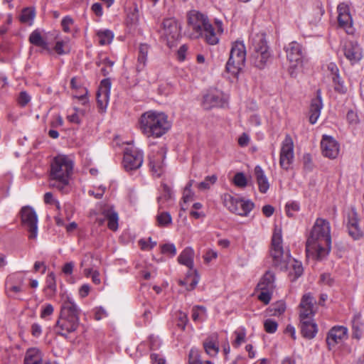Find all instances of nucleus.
I'll list each match as a JSON object with an SVG mask.
<instances>
[{
    "label": "nucleus",
    "instance_id": "obj_1",
    "mask_svg": "<svg viewBox=\"0 0 364 364\" xmlns=\"http://www.w3.org/2000/svg\"><path fill=\"white\" fill-rule=\"evenodd\" d=\"M331 227L328 220L316 219L306 241V252L322 259L331 250Z\"/></svg>",
    "mask_w": 364,
    "mask_h": 364
},
{
    "label": "nucleus",
    "instance_id": "obj_2",
    "mask_svg": "<svg viewBox=\"0 0 364 364\" xmlns=\"http://www.w3.org/2000/svg\"><path fill=\"white\" fill-rule=\"evenodd\" d=\"M62 300L55 331L57 334L67 338L68 335L75 331L79 326L80 309L69 296L63 294Z\"/></svg>",
    "mask_w": 364,
    "mask_h": 364
},
{
    "label": "nucleus",
    "instance_id": "obj_3",
    "mask_svg": "<svg viewBox=\"0 0 364 364\" xmlns=\"http://www.w3.org/2000/svg\"><path fill=\"white\" fill-rule=\"evenodd\" d=\"M140 129L148 137H161L171 127L168 116L164 112L148 111L139 119Z\"/></svg>",
    "mask_w": 364,
    "mask_h": 364
},
{
    "label": "nucleus",
    "instance_id": "obj_4",
    "mask_svg": "<svg viewBox=\"0 0 364 364\" xmlns=\"http://www.w3.org/2000/svg\"><path fill=\"white\" fill-rule=\"evenodd\" d=\"M73 170V161L65 155H58L50 164L49 186L63 191Z\"/></svg>",
    "mask_w": 364,
    "mask_h": 364
},
{
    "label": "nucleus",
    "instance_id": "obj_5",
    "mask_svg": "<svg viewBox=\"0 0 364 364\" xmlns=\"http://www.w3.org/2000/svg\"><path fill=\"white\" fill-rule=\"evenodd\" d=\"M188 23L199 36L204 34L208 43L215 45L218 43L219 38L215 32L214 28L203 14L196 11H191L188 15Z\"/></svg>",
    "mask_w": 364,
    "mask_h": 364
},
{
    "label": "nucleus",
    "instance_id": "obj_6",
    "mask_svg": "<svg viewBox=\"0 0 364 364\" xmlns=\"http://www.w3.org/2000/svg\"><path fill=\"white\" fill-rule=\"evenodd\" d=\"M251 65L258 69H263L271 57L269 47L263 34H257L252 38Z\"/></svg>",
    "mask_w": 364,
    "mask_h": 364
},
{
    "label": "nucleus",
    "instance_id": "obj_7",
    "mask_svg": "<svg viewBox=\"0 0 364 364\" xmlns=\"http://www.w3.org/2000/svg\"><path fill=\"white\" fill-rule=\"evenodd\" d=\"M282 244V230L276 228L272 237L270 252L273 264L281 270H284L287 269L290 261V255L289 252L284 253Z\"/></svg>",
    "mask_w": 364,
    "mask_h": 364
},
{
    "label": "nucleus",
    "instance_id": "obj_8",
    "mask_svg": "<svg viewBox=\"0 0 364 364\" xmlns=\"http://www.w3.org/2000/svg\"><path fill=\"white\" fill-rule=\"evenodd\" d=\"M246 50L242 41H235L232 46L230 58L226 63V71L237 77L245 63Z\"/></svg>",
    "mask_w": 364,
    "mask_h": 364
},
{
    "label": "nucleus",
    "instance_id": "obj_9",
    "mask_svg": "<svg viewBox=\"0 0 364 364\" xmlns=\"http://www.w3.org/2000/svg\"><path fill=\"white\" fill-rule=\"evenodd\" d=\"M223 198L225 206L230 211L241 216H247L255 206L250 200L237 199L228 193L224 194Z\"/></svg>",
    "mask_w": 364,
    "mask_h": 364
},
{
    "label": "nucleus",
    "instance_id": "obj_10",
    "mask_svg": "<svg viewBox=\"0 0 364 364\" xmlns=\"http://www.w3.org/2000/svg\"><path fill=\"white\" fill-rule=\"evenodd\" d=\"M22 224L27 228L28 238L34 240L38 235V216L35 210L28 205L23 206L20 210Z\"/></svg>",
    "mask_w": 364,
    "mask_h": 364
},
{
    "label": "nucleus",
    "instance_id": "obj_11",
    "mask_svg": "<svg viewBox=\"0 0 364 364\" xmlns=\"http://www.w3.org/2000/svg\"><path fill=\"white\" fill-rule=\"evenodd\" d=\"M284 49L287 60L290 63V70L301 67L304 58V53L301 45L296 41H292ZM293 74L294 70H290V75H293Z\"/></svg>",
    "mask_w": 364,
    "mask_h": 364
},
{
    "label": "nucleus",
    "instance_id": "obj_12",
    "mask_svg": "<svg viewBox=\"0 0 364 364\" xmlns=\"http://www.w3.org/2000/svg\"><path fill=\"white\" fill-rule=\"evenodd\" d=\"M166 149L164 146L158 148L156 151H152L149 158V166L152 175L160 177L165 171L164 159L166 158Z\"/></svg>",
    "mask_w": 364,
    "mask_h": 364
},
{
    "label": "nucleus",
    "instance_id": "obj_13",
    "mask_svg": "<svg viewBox=\"0 0 364 364\" xmlns=\"http://www.w3.org/2000/svg\"><path fill=\"white\" fill-rule=\"evenodd\" d=\"M294 154L293 141L289 135H287L282 142V148L280 150V166L285 170H289L290 166L294 161Z\"/></svg>",
    "mask_w": 364,
    "mask_h": 364
},
{
    "label": "nucleus",
    "instance_id": "obj_14",
    "mask_svg": "<svg viewBox=\"0 0 364 364\" xmlns=\"http://www.w3.org/2000/svg\"><path fill=\"white\" fill-rule=\"evenodd\" d=\"M161 35L166 39L167 44L170 46L180 36V27L174 18L164 19L161 23Z\"/></svg>",
    "mask_w": 364,
    "mask_h": 364
},
{
    "label": "nucleus",
    "instance_id": "obj_15",
    "mask_svg": "<svg viewBox=\"0 0 364 364\" xmlns=\"http://www.w3.org/2000/svg\"><path fill=\"white\" fill-rule=\"evenodd\" d=\"M142 163L143 152L141 151L136 149H126L123 159V165L126 171L136 170L141 166Z\"/></svg>",
    "mask_w": 364,
    "mask_h": 364
},
{
    "label": "nucleus",
    "instance_id": "obj_16",
    "mask_svg": "<svg viewBox=\"0 0 364 364\" xmlns=\"http://www.w3.org/2000/svg\"><path fill=\"white\" fill-rule=\"evenodd\" d=\"M337 11L338 26L344 29L348 34H352L353 33V19L348 6L345 3H341L337 7Z\"/></svg>",
    "mask_w": 364,
    "mask_h": 364
},
{
    "label": "nucleus",
    "instance_id": "obj_17",
    "mask_svg": "<svg viewBox=\"0 0 364 364\" xmlns=\"http://www.w3.org/2000/svg\"><path fill=\"white\" fill-rule=\"evenodd\" d=\"M348 337V329L343 326H336L331 328L326 337L329 350L342 343Z\"/></svg>",
    "mask_w": 364,
    "mask_h": 364
},
{
    "label": "nucleus",
    "instance_id": "obj_18",
    "mask_svg": "<svg viewBox=\"0 0 364 364\" xmlns=\"http://www.w3.org/2000/svg\"><path fill=\"white\" fill-rule=\"evenodd\" d=\"M227 105V101L221 92H209L203 96L202 105L205 109H210L213 107H223Z\"/></svg>",
    "mask_w": 364,
    "mask_h": 364
},
{
    "label": "nucleus",
    "instance_id": "obj_19",
    "mask_svg": "<svg viewBox=\"0 0 364 364\" xmlns=\"http://www.w3.org/2000/svg\"><path fill=\"white\" fill-rule=\"evenodd\" d=\"M321 148L324 156L335 159L338 155L339 144L330 136L323 135L321 141Z\"/></svg>",
    "mask_w": 364,
    "mask_h": 364
},
{
    "label": "nucleus",
    "instance_id": "obj_20",
    "mask_svg": "<svg viewBox=\"0 0 364 364\" xmlns=\"http://www.w3.org/2000/svg\"><path fill=\"white\" fill-rule=\"evenodd\" d=\"M359 218L355 208L348 213L347 228L349 235L353 240H360L363 237V232L359 227Z\"/></svg>",
    "mask_w": 364,
    "mask_h": 364
},
{
    "label": "nucleus",
    "instance_id": "obj_21",
    "mask_svg": "<svg viewBox=\"0 0 364 364\" xmlns=\"http://www.w3.org/2000/svg\"><path fill=\"white\" fill-rule=\"evenodd\" d=\"M344 55L351 63L355 64L363 58V50L355 41L347 42L343 47Z\"/></svg>",
    "mask_w": 364,
    "mask_h": 364
},
{
    "label": "nucleus",
    "instance_id": "obj_22",
    "mask_svg": "<svg viewBox=\"0 0 364 364\" xmlns=\"http://www.w3.org/2000/svg\"><path fill=\"white\" fill-rule=\"evenodd\" d=\"M111 82L109 78L101 81L97 93V102L100 109L106 108L110 94Z\"/></svg>",
    "mask_w": 364,
    "mask_h": 364
},
{
    "label": "nucleus",
    "instance_id": "obj_23",
    "mask_svg": "<svg viewBox=\"0 0 364 364\" xmlns=\"http://www.w3.org/2000/svg\"><path fill=\"white\" fill-rule=\"evenodd\" d=\"M327 70L333 82L334 90L338 93L345 94L347 92V87L339 76V70L337 65L333 63H330L327 65Z\"/></svg>",
    "mask_w": 364,
    "mask_h": 364
},
{
    "label": "nucleus",
    "instance_id": "obj_24",
    "mask_svg": "<svg viewBox=\"0 0 364 364\" xmlns=\"http://www.w3.org/2000/svg\"><path fill=\"white\" fill-rule=\"evenodd\" d=\"M205 352L210 356H216L219 352L218 335L213 333L208 336L203 342Z\"/></svg>",
    "mask_w": 364,
    "mask_h": 364
},
{
    "label": "nucleus",
    "instance_id": "obj_25",
    "mask_svg": "<svg viewBox=\"0 0 364 364\" xmlns=\"http://www.w3.org/2000/svg\"><path fill=\"white\" fill-rule=\"evenodd\" d=\"M301 323V333L302 336L308 339L314 338L318 331L316 323L311 320H304Z\"/></svg>",
    "mask_w": 364,
    "mask_h": 364
},
{
    "label": "nucleus",
    "instance_id": "obj_26",
    "mask_svg": "<svg viewBox=\"0 0 364 364\" xmlns=\"http://www.w3.org/2000/svg\"><path fill=\"white\" fill-rule=\"evenodd\" d=\"M255 176L261 193H265L269 188L268 179L259 166L255 168Z\"/></svg>",
    "mask_w": 364,
    "mask_h": 364
},
{
    "label": "nucleus",
    "instance_id": "obj_27",
    "mask_svg": "<svg viewBox=\"0 0 364 364\" xmlns=\"http://www.w3.org/2000/svg\"><path fill=\"white\" fill-rule=\"evenodd\" d=\"M194 251L191 247L185 248L178 257L179 264L188 267L190 269H193Z\"/></svg>",
    "mask_w": 364,
    "mask_h": 364
},
{
    "label": "nucleus",
    "instance_id": "obj_28",
    "mask_svg": "<svg viewBox=\"0 0 364 364\" xmlns=\"http://www.w3.org/2000/svg\"><path fill=\"white\" fill-rule=\"evenodd\" d=\"M29 42L33 46L41 48L43 50L50 53L51 50L48 46L47 41L42 37L41 33L38 30L33 31L29 36Z\"/></svg>",
    "mask_w": 364,
    "mask_h": 364
},
{
    "label": "nucleus",
    "instance_id": "obj_29",
    "mask_svg": "<svg viewBox=\"0 0 364 364\" xmlns=\"http://www.w3.org/2000/svg\"><path fill=\"white\" fill-rule=\"evenodd\" d=\"M275 276L271 271H267L257 284L258 289L274 290Z\"/></svg>",
    "mask_w": 364,
    "mask_h": 364
},
{
    "label": "nucleus",
    "instance_id": "obj_30",
    "mask_svg": "<svg viewBox=\"0 0 364 364\" xmlns=\"http://www.w3.org/2000/svg\"><path fill=\"white\" fill-rule=\"evenodd\" d=\"M42 357L40 351L35 348L27 350L23 364H42Z\"/></svg>",
    "mask_w": 364,
    "mask_h": 364
},
{
    "label": "nucleus",
    "instance_id": "obj_31",
    "mask_svg": "<svg viewBox=\"0 0 364 364\" xmlns=\"http://www.w3.org/2000/svg\"><path fill=\"white\" fill-rule=\"evenodd\" d=\"M149 50V46L146 43H141L140 44L139 47V54H138V63L136 65V70L137 71L141 70L145 66L146 59H147V54Z\"/></svg>",
    "mask_w": 364,
    "mask_h": 364
},
{
    "label": "nucleus",
    "instance_id": "obj_32",
    "mask_svg": "<svg viewBox=\"0 0 364 364\" xmlns=\"http://www.w3.org/2000/svg\"><path fill=\"white\" fill-rule=\"evenodd\" d=\"M162 191L161 195L157 198V202L159 204V210L164 209L165 208V203L171 200L172 196V192L170 188L165 183L162 184Z\"/></svg>",
    "mask_w": 364,
    "mask_h": 364
},
{
    "label": "nucleus",
    "instance_id": "obj_33",
    "mask_svg": "<svg viewBox=\"0 0 364 364\" xmlns=\"http://www.w3.org/2000/svg\"><path fill=\"white\" fill-rule=\"evenodd\" d=\"M105 218L108 220L107 226L112 230H117L118 228V214L112 209L104 211Z\"/></svg>",
    "mask_w": 364,
    "mask_h": 364
},
{
    "label": "nucleus",
    "instance_id": "obj_34",
    "mask_svg": "<svg viewBox=\"0 0 364 364\" xmlns=\"http://www.w3.org/2000/svg\"><path fill=\"white\" fill-rule=\"evenodd\" d=\"M97 36L99 38V43L102 46L109 44L114 38V33L108 29L98 31Z\"/></svg>",
    "mask_w": 364,
    "mask_h": 364
},
{
    "label": "nucleus",
    "instance_id": "obj_35",
    "mask_svg": "<svg viewBox=\"0 0 364 364\" xmlns=\"http://www.w3.org/2000/svg\"><path fill=\"white\" fill-rule=\"evenodd\" d=\"M35 16L36 12L34 9L29 7L25 8L21 11V14L20 16V21L22 23L31 25Z\"/></svg>",
    "mask_w": 364,
    "mask_h": 364
},
{
    "label": "nucleus",
    "instance_id": "obj_36",
    "mask_svg": "<svg viewBox=\"0 0 364 364\" xmlns=\"http://www.w3.org/2000/svg\"><path fill=\"white\" fill-rule=\"evenodd\" d=\"M323 107L321 90H318L316 92V97L311 100L310 112L320 114L321 110Z\"/></svg>",
    "mask_w": 364,
    "mask_h": 364
},
{
    "label": "nucleus",
    "instance_id": "obj_37",
    "mask_svg": "<svg viewBox=\"0 0 364 364\" xmlns=\"http://www.w3.org/2000/svg\"><path fill=\"white\" fill-rule=\"evenodd\" d=\"M156 218L159 227H167L172 223V218L168 212L159 213Z\"/></svg>",
    "mask_w": 364,
    "mask_h": 364
},
{
    "label": "nucleus",
    "instance_id": "obj_38",
    "mask_svg": "<svg viewBox=\"0 0 364 364\" xmlns=\"http://www.w3.org/2000/svg\"><path fill=\"white\" fill-rule=\"evenodd\" d=\"M206 309L203 306H196L192 309V319L196 322H200L203 320L205 316Z\"/></svg>",
    "mask_w": 364,
    "mask_h": 364
},
{
    "label": "nucleus",
    "instance_id": "obj_39",
    "mask_svg": "<svg viewBox=\"0 0 364 364\" xmlns=\"http://www.w3.org/2000/svg\"><path fill=\"white\" fill-rule=\"evenodd\" d=\"M359 319V316H355L352 323V338H355L357 340H359L362 336V330L360 326V325Z\"/></svg>",
    "mask_w": 364,
    "mask_h": 364
},
{
    "label": "nucleus",
    "instance_id": "obj_40",
    "mask_svg": "<svg viewBox=\"0 0 364 364\" xmlns=\"http://www.w3.org/2000/svg\"><path fill=\"white\" fill-rule=\"evenodd\" d=\"M188 364H203L199 350L197 348H193L191 349L188 355Z\"/></svg>",
    "mask_w": 364,
    "mask_h": 364
},
{
    "label": "nucleus",
    "instance_id": "obj_41",
    "mask_svg": "<svg viewBox=\"0 0 364 364\" xmlns=\"http://www.w3.org/2000/svg\"><path fill=\"white\" fill-rule=\"evenodd\" d=\"M216 181L217 176L215 175L206 176L204 181L198 184V188L201 191L209 189L210 186L214 184Z\"/></svg>",
    "mask_w": 364,
    "mask_h": 364
},
{
    "label": "nucleus",
    "instance_id": "obj_42",
    "mask_svg": "<svg viewBox=\"0 0 364 364\" xmlns=\"http://www.w3.org/2000/svg\"><path fill=\"white\" fill-rule=\"evenodd\" d=\"M46 287L53 294L56 292L57 287L55 282V275L53 272H50L48 274L46 278Z\"/></svg>",
    "mask_w": 364,
    "mask_h": 364
},
{
    "label": "nucleus",
    "instance_id": "obj_43",
    "mask_svg": "<svg viewBox=\"0 0 364 364\" xmlns=\"http://www.w3.org/2000/svg\"><path fill=\"white\" fill-rule=\"evenodd\" d=\"M315 302L314 298L310 294H304L300 303L301 308H313L314 303Z\"/></svg>",
    "mask_w": 364,
    "mask_h": 364
},
{
    "label": "nucleus",
    "instance_id": "obj_44",
    "mask_svg": "<svg viewBox=\"0 0 364 364\" xmlns=\"http://www.w3.org/2000/svg\"><path fill=\"white\" fill-rule=\"evenodd\" d=\"M278 327L277 323L273 319L268 318L264 322V328L267 333H274L276 332Z\"/></svg>",
    "mask_w": 364,
    "mask_h": 364
},
{
    "label": "nucleus",
    "instance_id": "obj_45",
    "mask_svg": "<svg viewBox=\"0 0 364 364\" xmlns=\"http://www.w3.org/2000/svg\"><path fill=\"white\" fill-rule=\"evenodd\" d=\"M233 182L235 186L244 188L247 186V178L245 176V174L242 172L237 173L233 178Z\"/></svg>",
    "mask_w": 364,
    "mask_h": 364
},
{
    "label": "nucleus",
    "instance_id": "obj_46",
    "mask_svg": "<svg viewBox=\"0 0 364 364\" xmlns=\"http://www.w3.org/2000/svg\"><path fill=\"white\" fill-rule=\"evenodd\" d=\"M261 292L258 295V299L264 304H268L271 300L273 291L269 289H259Z\"/></svg>",
    "mask_w": 364,
    "mask_h": 364
},
{
    "label": "nucleus",
    "instance_id": "obj_47",
    "mask_svg": "<svg viewBox=\"0 0 364 364\" xmlns=\"http://www.w3.org/2000/svg\"><path fill=\"white\" fill-rule=\"evenodd\" d=\"M161 252L165 255H170L173 257L176 254V248L172 243L164 244L161 246Z\"/></svg>",
    "mask_w": 364,
    "mask_h": 364
},
{
    "label": "nucleus",
    "instance_id": "obj_48",
    "mask_svg": "<svg viewBox=\"0 0 364 364\" xmlns=\"http://www.w3.org/2000/svg\"><path fill=\"white\" fill-rule=\"evenodd\" d=\"M313 315V308H301L299 314L300 321L304 320H311Z\"/></svg>",
    "mask_w": 364,
    "mask_h": 364
},
{
    "label": "nucleus",
    "instance_id": "obj_49",
    "mask_svg": "<svg viewBox=\"0 0 364 364\" xmlns=\"http://www.w3.org/2000/svg\"><path fill=\"white\" fill-rule=\"evenodd\" d=\"M299 210V205L296 202H290L286 204V213L288 217H293L292 212H296Z\"/></svg>",
    "mask_w": 364,
    "mask_h": 364
},
{
    "label": "nucleus",
    "instance_id": "obj_50",
    "mask_svg": "<svg viewBox=\"0 0 364 364\" xmlns=\"http://www.w3.org/2000/svg\"><path fill=\"white\" fill-rule=\"evenodd\" d=\"M178 317V323L177 326L181 328L182 330H184L188 322V316L187 314L183 312H178L177 316Z\"/></svg>",
    "mask_w": 364,
    "mask_h": 364
},
{
    "label": "nucleus",
    "instance_id": "obj_51",
    "mask_svg": "<svg viewBox=\"0 0 364 364\" xmlns=\"http://www.w3.org/2000/svg\"><path fill=\"white\" fill-rule=\"evenodd\" d=\"M292 268L294 273V279H297L303 273V267L302 264L300 262L294 259L292 264Z\"/></svg>",
    "mask_w": 364,
    "mask_h": 364
},
{
    "label": "nucleus",
    "instance_id": "obj_52",
    "mask_svg": "<svg viewBox=\"0 0 364 364\" xmlns=\"http://www.w3.org/2000/svg\"><path fill=\"white\" fill-rule=\"evenodd\" d=\"M73 19L71 17L68 16L64 17L61 21V26L63 31L66 33L70 32V26L73 25Z\"/></svg>",
    "mask_w": 364,
    "mask_h": 364
},
{
    "label": "nucleus",
    "instance_id": "obj_53",
    "mask_svg": "<svg viewBox=\"0 0 364 364\" xmlns=\"http://www.w3.org/2000/svg\"><path fill=\"white\" fill-rule=\"evenodd\" d=\"M30 100H31V97L26 92L23 91V92H20L18 99V102L21 106H22V107L26 106L30 102Z\"/></svg>",
    "mask_w": 364,
    "mask_h": 364
},
{
    "label": "nucleus",
    "instance_id": "obj_54",
    "mask_svg": "<svg viewBox=\"0 0 364 364\" xmlns=\"http://www.w3.org/2000/svg\"><path fill=\"white\" fill-rule=\"evenodd\" d=\"M236 334V338L235 341L233 342L232 345L234 347L237 348L239 347L242 342L245 341V331H235V333Z\"/></svg>",
    "mask_w": 364,
    "mask_h": 364
},
{
    "label": "nucleus",
    "instance_id": "obj_55",
    "mask_svg": "<svg viewBox=\"0 0 364 364\" xmlns=\"http://www.w3.org/2000/svg\"><path fill=\"white\" fill-rule=\"evenodd\" d=\"M54 309L53 306L48 304L45 306V307L42 309L41 317L45 318L47 316H50L53 313Z\"/></svg>",
    "mask_w": 364,
    "mask_h": 364
},
{
    "label": "nucleus",
    "instance_id": "obj_56",
    "mask_svg": "<svg viewBox=\"0 0 364 364\" xmlns=\"http://www.w3.org/2000/svg\"><path fill=\"white\" fill-rule=\"evenodd\" d=\"M44 202L47 204L55 203L58 208H60V204L58 201L55 200L53 197V194L50 192L46 193L44 195Z\"/></svg>",
    "mask_w": 364,
    "mask_h": 364
},
{
    "label": "nucleus",
    "instance_id": "obj_57",
    "mask_svg": "<svg viewBox=\"0 0 364 364\" xmlns=\"http://www.w3.org/2000/svg\"><path fill=\"white\" fill-rule=\"evenodd\" d=\"M217 257L218 253L215 251L209 250L204 255V259L206 262H210L213 259H215Z\"/></svg>",
    "mask_w": 364,
    "mask_h": 364
},
{
    "label": "nucleus",
    "instance_id": "obj_58",
    "mask_svg": "<svg viewBox=\"0 0 364 364\" xmlns=\"http://www.w3.org/2000/svg\"><path fill=\"white\" fill-rule=\"evenodd\" d=\"M41 333V326L38 323H35L31 326V333L34 337H39Z\"/></svg>",
    "mask_w": 364,
    "mask_h": 364
},
{
    "label": "nucleus",
    "instance_id": "obj_59",
    "mask_svg": "<svg viewBox=\"0 0 364 364\" xmlns=\"http://www.w3.org/2000/svg\"><path fill=\"white\" fill-rule=\"evenodd\" d=\"M151 360L154 363L166 364L165 358L156 353H152L151 355Z\"/></svg>",
    "mask_w": 364,
    "mask_h": 364
},
{
    "label": "nucleus",
    "instance_id": "obj_60",
    "mask_svg": "<svg viewBox=\"0 0 364 364\" xmlns=\"http://www.w3.org/2000/svg\"><path fill=\"white\" fill-rule=\"evenodd\" d=\"M321 281L323 284H327L328 286H331L333 283V280L331 277V275L327 273H324L321 275Z\"/></svg>",
    "mask_w": 364,
    "mask_h": 364
},
{
    "label": "nucleus",
    "instance_id": "obj_61",
    "mask_svg": "<svg viewBox=\"0 0 364 364\" xmlns=\"http://www.w3.org/2000/svg\"><path fill=\"white\" fill-rule=\"evenodd\" d=\"M74 263L73 262H67L63 267V272L65 274L70 275L73 273Z\"/></svg>",
    "mask_w": 364,
    "mask_h": 364
},
{
    "label": "nucleus",
    "instance_id": "obj_62",
    "mask_svg": "<svg viewBox=\"0 0 364 364\" xmlns=\"http://www.w3.org/2000/svg\"><path fill=\"white\" fill-rule=\"evenodd\" d=\"M188 50V46L186 45H182L178 50V58L179 60L183 61L185 60V55Z\"/></svg>",
    "mask_w": 364,
    "mask_h": 364
},
{
    "label": "nucleus",
    "instance_id": "obj_63",
    "mask_svg": "<svg viewBox=\"0 0 364 364\" xmlns=\"http://www.w3.org/2000/svg\"><path fill=\"white\" fill-rule=\"evenodd\" d=\"M250 141V138L248 135L245 133H243L238 139V144L241 146H245L248 144Z\"/></svg>",
    "mask_w": 364,
    "mask_h": 364
},
{
    "label": "nucleus",
    "instance_id": "obj_64",
    "mask_svg": "<svg viewBox=\"0 0 364 364\" xmlns=\"http://www.w3.org/2000/svg\"><path fill=\"white\" fill-rule=\"evenodd\" d=\"M274 208L270 205H265L262 208V213L266 217H270L273 215Z\"/></svg>",
    "mask_w": 364,
    "mask_h": 364
}]
</instances>
